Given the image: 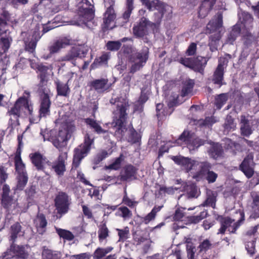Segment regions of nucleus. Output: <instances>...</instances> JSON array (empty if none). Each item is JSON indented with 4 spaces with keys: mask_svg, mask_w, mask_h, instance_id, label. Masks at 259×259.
Segmentation results:
<instances>
[{
    "mask_svg": "<svg viewBox=\"0 0 259 259\" xmlns=\"http://www.w3.org/2000/svg\"><path fill=\"white\" fill-rule=\"evenodd\" d=\"M171 159L197 181L200 180L206 175V179L208 182L213 183L218 177L216 173L210 170L211 164L207 162H199L182 156H172Z\"/></svg>",
    "mask_w": 259,
    "mask_h": 259,
    "instance_id": "f257e3e1",
    "label": "nucleus"
},
{
    "mask_svg": "<svg viewBox=\"0 0 259 259\" xmlns=\"http://www.w3.org/2000/svg\"><path fill=\"white\" fill-rule=\"evenodd\" d=\"M23 109L27 111L29 115L32 116L33 105L30 100V93L27 91H24L23 96L16 100L13 107L7 113L10 116L9 123L12 126L20 124L19 118L23 112Z\"/></svg>",
    "mask_w": 259,
    "mask_h": 259,
    "instance_id": "f03ea898",
    "label": "nucleus"
},
{
    "mask_svg": "<svg viewBox=\"0 0 259 259\" xmlns=\"http://www.w3.org/2000/svg\"><path fill=\"white\" fill-rule=\"evenodd\" d=\"M128 105L125 102H118L116 105L115 115L114 117L112 125L116 128L115 135L122 139L127 131L126 127L127 114L126 113Z\"/></svg>",
    "mask_w": 259,
    "mask_h": 259,
    "instance_id": "7ed1b4c3",
    "label": "nucleus"
},
{
    "mask_svg": "<svg viewBox=\"0 0 259 259\" xmlns=\"http://www.w3.org/2000/svg\"><path fill=\"white\" fill-rule=\"evenodd\" d=\"M94 144V138H91L89 133H86L83 137V142L74 148L71 170L76 169L80 165L82 160L90 153L92 146Z\"/></svg>",
    "mask_w": 259,
    "mask_h": 259,
    "instance_id": "20e7f679",
    "label": "nucleus"
},
{
    "mask_svg": "<svg viewBox=\"0 0 259 259\" xmlns=\"http://www.w3.org/2000/svg\"><path fill=\"white\" fill-rule=\"evenodd\" d=\"M223 26V16L219 13L209 21L206 26V33H211L209 46L211 51L217 50L218 44L221 38V31Z\"/></svg>",
    "mask_w": 259,
    "mask_h": 259,
    "instance_id": "39448f33",
    "label": "nucleus"
},
{
    "mask_svg": "<svg viewBox=\"0 0 259 259\" xmlns=\"http://www.w3.org/2000/svg\"><path fill=\"white\" fill-rule=\"evenodd\" d=\"M178 145H186L192 152L204 144V141L197 137L194 133L184 131L178 139L176 140Z\"/></svg>",
    "mask_w": 259,
    "mask_h": 259,
    "instance_id": "423d86ee",
    "label": "nucleus"
},
{
    "mask_svg": "<svg viewBox=\"0 0 259 259\" xmlns=\"http://www.w3.org/2000/svg\"><path fill=\"white\" fill-rule=\"evenodd\" d=\"M88 51L89 49L84 46L73 47L64 56L61 57L59 60L60 61L69 62L74 66H75L76 59L85 58Z\"/></svg>",
    "mask_w": 259,
    "mask_h": 259,
    "instance_id": "0eeeda50",
    "label": "nucleus"
},
{
    "mask_svg": "<svg viewBox=\"0 0 259 259\" xmlns=\"http://www.w3.org/2000/svg\"><path fill=\"white\" fill-rule=\"evenodd\" d=\"M71 200L68 195L64 192H59L56 195L54 199L55 206L57 213L60 217L67 213L69 210Z\"/></svg>",
    "mask_w": 259,
    "mask_h": 259,
    "instance_id": "6e6552de",
    "label": "nucleus"
},
{
    "mask_svg": "<svg viewBox=\"0 0 259 259\" xmlns=\"http://www.w3.org/2000/svg\"><path fill=\"white\" fill-rule=\"evenodd\" d=\"M239 21L237 23L241 27V33L243 37H248L249 39L252 37L251 33L249 32L252 27L253 18L251 15L247 12L240 11L238 14Z\"/></svg>",
    "mask_w": 259,
    "mask_h": 259,
    "instance_id": "1a4fd4ad",
    "label": "nucleus"
},
{
    "mask_svg": "<svg viewBox=\"0 0 259 259\" xmlns=\"http://www.w3.org/2000/svg\"><path fill=\"white\" fill-rule=\"evenodd\" d=\"M94 6L88 0H82L78 7L79 19L82 23L86 24L91 21L94 15Z\"/></svg>",
    "mask_w": 259,
    "mask_h": 259,
    "instance_id": "9d476101",
    "label": "nucleus"
},
{
    "mask_svg": "<svg viewBox=\"0 0 259 259\" xmlns=\"http://www.w3.org/2000/svg\"><path fill=\"white\" fill-rule=\"evenodd\" d=\"M180 62L184 66L189 67L195 71L201 73L205 65L206 64L207 60L205 58L198 57L196 60L191 58H181Z\"/></svg>",
    "mask_w": 259,
    "mask_h": 259,
    "instance_id": "9b49d317",
    "label": "nucleus"
},
{
    "mask_svg": "<svg viewBox=\"0 0 259 259\" xmlns=\"http://www.w3.org/2000/svg\"><path fill=\"white\" fill-rule=\"evenodd\" d=\"M240 219L235 222L231 218H226L222 223V226L218 233L223 234L227 230L230 233H234L240 226L241 223L244 220V215L242 212H240Z\"/></svg>",
    "mask_w": 259,
    "mask_h": 259,
    "instance_id": "f8f14e48",
    "label": "nucleus"
},
{
    "mask_svg": "<svg viewBox=\"0 0 259 259\" xmlns=\"http://www.w3.org/2000/svg\"><path fill=\"white\" fill-rule=\"evenodd\" d=\"M38 117L46 118L51 114L52 102L50 95L45 94L39 97Z\"/></svg>",
    "mask_w": 259,
    "mask_h": 259,
    "instance_id": "ddd939ff",
    "label": "nucleus"
},
{
    "mask_svg": "<svg viewBox=\"0 0 259 259\" xmlns=\"http://www.w3.org/2000/svg\"><path fill=\"white\" fill-rule=\"evenodd\" d=\"M230 58L229 55H226V57H220L219 64L214 72L212 81L214 83L218 84L219 87L222 84L224 68L227 65L228 58Z\"/></svg>",
    "mask_w": 259,
    "mask_h": 259,
    "instance_id": "4468645a",
    "label": "nucleus"
},
{
    "mask_svg": "<svg viewBox=\"0 0 259 259\" xmlns=\"http://www.w3.org/2000/svg\"><path fill=\"white\" fill-rule=\"evenodd\" d=\"M52 29H53L52 27H50L48 26L44 27L42 29V34L41 35L40 34V32L39 31H34L32 34L31 40L30 41H25V50L29 53L33 54L35 53L37 43L40 39L42 35Z\"/></svg>",
    "mask_w": 259,
    "mask_h": 259,
    "instance_id": "2eb2a0df",
    "label": "nucleus"
},
{
    "mask_svg": "<svg viewBox=\"0 0 259 259\" xmlns=\"http://www.w3.org/2000/svg\"><path fill=\"white\" fill-rule=\"evenodd\" d=\"M129 61L134 63L131 67L130 72L134 73L143 67V63L146 61V53L142 52L132 54L129 57Z\"/></svg>",
    "mask_w": 259,
    "mask_h": 259,
    "instance_id": "dca6fc26",
    "label": "nucleus"
},
{
    "mask_svg": "<svg viewBox=\"0 0 259 259\" xmlns=\"http://www.w3.org/2000/svg\"><path fill=\"white\" fill-rule=\"evenodd\" d=\"M253 166V155L249 154L240 164V169L247 178H250L254 174Z\"/></svg>",
    "mask_w": 259,
    "mask_h": 259,
    "instance_id": "f3484780",
    "label": "nucleus"
},
{
    "mask_svg": "<svg viewBox=\"0 0 259 259\" xmlns=\"http://www.w3.org/2000/svg\"><path fill=\"white\" fill-rule=\"evenodd\" d=\"M67 158V153L61 152L52 165V168L58 176H63L66 171L65 160Z\"/></svg>",
    "mask_w": 259,
    "mask_h": 259,
    "instance_id": "a211bd4d",
    "label": "nucleus"
},
{
    "mask_svg": "<svg viewBox=\"0 0 259 259\" xmlns=\"http://www.w3.org/2000/svg\"><path fill=\"white\" fill-rule=\"evenodd\" d=\"M29 158L32 164L37 170H43L47 158L39 152H35L29 154Z\"/></svg>",
    "mask_w": 259,
    "mask_h": 259,
    "instance_id": "6ab92c4d",
    "label": "nucleus"
},
{
    "mask_svg": "<svg viewBox=\"0 0 259 259\" xmlns=\"http://www.w3.org/2000/svg\"><path fill=\"white\" fill-rule=\"evenodd\" d=\"M33 223L37 233L43 235L47 232L48 221L46 215L42 213H38Z\"/></svg>",
    "mask_w": 259,
    "mask_h": 259,
    "instance_id": "aec40b11",
    "label": "nucleus"
},
{
    "mask_svg": "<svg viewBox=\"0 0 259 259\" xmlns=\"http://www.w3.org/2000/svg\"><path fill=\"white\" fill-rule=\"evenodd\" d=\"M136 173V167L132 164H127L123 167L118 177V179L121 182H126L135 177Z\"/></svg>",
    "mask_w": 259,
    "mask_h": 259,
    "instance_id": "412c9836",
    "label": "nucleus"
},
{
    "mask_svg": "<svg viewBox=\"0 0 259 259\" xmlns=\"http://www.w3.org/2000/svg\"><path fill=\"white\" fill-rule=\"evenodd\" d=\"M12 249L13 251L14 258L15 259H28L29 254L27 250L26 245H17L13 243L11 244Z\"/></svg>",
    "mask_w": 259,
    "mask_h": 259,
    "instance_id": "4be33fe9",
    "label": "nucleus"
},
{
    "mask_svg": "<svg viewBox=\"0 0 259 259\" xmlns=\"http://www.w3.org/2000/svg\"><path fill=\"white\" fill-rule=\"evenodd\" d=\"M108 79L107 78H102L93 80L89 83V85L91 89L100 92L107 91L110 88L111 84L108 85Z\"/></svg>",
    "mask_w": 259,
    "mask_h": 259,
    "instance_id": "5701e85b",
    "label": "nucleus"
},
{
    "mask_svg": "<svg viewBox=\"0 0 259 259\" xmlns=\"http://www.w3.org/2000/svg\"><path fill=\"white\" fill-rule=\"evenodd\" d=\"M116 18V15L114 9L107 8L103 19V28L104 31L113 28V26L111 24L114 22Z\"/></svg>",
    "mask_w": 259,
    "mask_h": 259,
    "instance_id": "b1692460",
    "label": "nucleus"
},
{
    "mask_svg": "<svg viewBox=\"0 0 259 259\" xmlns=\"http://www.w3.org/2000/svg\"><path fill=\"white\" fill-rule=\"evenodd\" d=\"M134 0H126V10L123 13L121 17L118 18L117 20L119 21V25L121 26L127 23L130 18L132 11L134 9Z\"/></svg>",
    "mask_w": 259,
    "mask_h": 259,
    "instance_id": "393cba45",
    "label": "nucleus"
},
{
    "mask_svg": "<svg viewBox=\"0 0 259 259\" xmlns=\"http://www.w3.org/2000/svg\"><path fill=\"white\" fill-rule=\"evenodd\" d=\"M68 83V81L66 83H63L58 79L55 80L54 83L57 96L65 97H69L70 93V89Z\"/></svg>",
    "mask_w": 259,
    "mask_h": 259,
    "instance_id": "a878e982",
    "label": "nucleus"
},
{
    "mask_svg": "<svg viewBox=\"0 0 259 259\" xmlns=\"http://www.w3.org/2000/svg\"><path fill=\"white\" fill-rule=\"evenodd\" d=\"M84 122L87 126L90 129L93 130V132L97 134L100 135L105 134L108 131L103 129L99 123V121L94 118H86L83 119Z\"/></svg>",
    "mask_w": 259,
    "mask_h": 259,
    "instance_id": "bb28decb",
    "label": "nucleus"
},
{
    "mask_svg": "<svg viewBox=\"0 0 259 259\" xmlns=\"http://www.w3.org/2000/svg\"><path fill=\"white\" fill-rule=\"evenodd\" d=\"M10 233V240L15 243L18 237L24 236L25 231L22 229L20 223L16 222L11 226Z\"/></svg>",
    "mask_w": 259,
    "mask_h": 259,
    "instance_id": "cd10ccee",
    "label": "nucleus"
},
{
    "mask_svg": "<svg viewBox=\"0 0 259 259\" xmlns=\"http://www.w3.org/2000/svg\"><path fill=\"white\" fill-rule=\"evenodd\" d=\"M215 2L216 0H203L198 10L199 17L202 18L205 17L213 7Z\"/></svg>",
    "mask_w": 259,
    "mask_h": 259,
    "instance_id": "c85d7f7f",
    "label": "nucleus"
},
{
    "mask_svg": "<svg viewBox=\"0 0 259 259\" xmlns=\"http://www.w3.org/2000/svg\"><path fill=\"white\" fill-rule=\"evenodd\" d=\"M240 130L241 134L244 136H249L252 132V123L250 122L244 115L240 117Z\"/></svg>",
    "mask_w": 259,
    "mask_h": 259,
    "instance_id": "c756f323",
    "label": "nucleus"
},
{
    "mask_svg": "<svg viewBox=\"0 0 259 259\" xmlns=\"http://www.w3.org/2000/svg\"><path fill=\"white\" fill-rule=\"evenodd\" d=\"M133 33L137 37H142L146 33V17H143L133 28Z\"/></svg>",
    "mask_w": 259,
    "mask_h": 259,
    "instance_id": "7c9ffc66",
    "label": "nucleus"
},
{
    "mask_svg": "<svg viewBox=\"0 0 259 259\" xmlns=\"http://www.w3.org/2000/svg\"><path fill=\"white\" fill-rule=\"evenodd\" d=\"M1 203L3 207L8 211L10 210L11 207L13 205L14 209L20 207L17 201H14L13 197L10 195L2 196Z\"/></svg>",
    "mask_w": 259,
    "mask_h": 259,
    "instance_id": "2f4dec72",
    "label": "nucleus"
},
{
    "mask_svg": "<svg viewBox=\"0 0 259 259\" xmlns=\"http://www.w3.org/2000/svg\"><path fill=\"white\" fill-rule=\"evenodd\" d=\"M113 249L112 246H108L105 248L98 247L94 251L93 256V259H102L105 257L106 254L110 253Z\"/></svg>",
    "mask_w": 259,
    "mask_h": 259,
    "instance_id": "473e14b6",
    "label": "nucleus"
},
{
    "mask_svg": "<svg viewBox=\"0 0 259 259\" xmlns=\"http://www.w3.org/2000/svg\"><path fill=\"white\" fill-rule=\"evenodd\" d=\"M98 239L100 243H102L104 240L109 236L110 231L107 227L106 223H103L98 226Z\"/></svg>",
    "mask_w": 259,
    "mask_h": 259,
    "instance_id": "72a5a7b5",
    "label": "nucleus"
},
{
    "mask_svg": "<svg viewBox=\"0 0 259 259\" xmlns=\"http://www.w3.org/2000/svg\"><path fill=\"white\" fill-rule=\"evenodd\" d=\"M240 33H241V27L239 26V24L237 23L232 27L230 32L226 39V43L232 44Z\"/></svg>",
    "mask_w": 259,
    "mask_h": 259,
    "instance_id": "f704fd0d",
    "label": "nucleus"
},
{
    "mask_svg": "<svg viewBox=\"0 0 259 259\" xmlns=\"http://www.w3.org/2000/svg\"><path fill=\"white\" fill-rule=\"evenodd\" d=\"M208 153L211 157L217 159L222 155V148L218 143H213L210 145Z\"/></svg>",
    "mask_w": 259,
    "mask_h": 259,
    "instance_id": "c9c22d12",
    "label": "nucleus"
},
{
    "mask_svg": "<svg viewBox=\"0 0 259 259\" xmlns=\"http://www.w3.org/2000/svg\"><path fill=\"white\" fill-rule=\"evenodd\" d=\"M17 182L15 190H23L28 182V178L27 174L22 173L18 175L17 177Z\"/></svg>",
    "mask_w": 259,
    "mask_h": 259,
    "instance_id": "e433bc0d",
    "label": "nucleus"
},
{
    "mask_svg": "<svg viewBox=\"0 0 259 259\" xmlns=\"http://www.w3.org/2000/svg\"><path fill=\"white\" fill-rule=\"evenodd\" d=\"M172 12V8L164 3H162L161 8L158 12V17L156 20L157 22H159L162 17L165 16L166 18L171 17Z\"/></svg>",
    "mask_w": 259,
    "mask_h": 259,
    "instance_id": "4c0bfd02",
    "label": "nucleus"
},
{
    "mask_svg": "<svg viewBox=\"0 0 259 259\" xmlns=\"http://www.w3.org/2000/svg\"><path fill=\"white\" fill-rule=\"evenodd\" d=\"M194 81L191 79L186 80L183 83L181 96L184 97L192 95Z\"/></svg>",
    "mask_w": 259,
    "mask_h": 259,
    "instance_id": "58836bf2",
    "label": "nucleus"
},
{
    "mask_svg": "<svg viewBox=\"0 0 259 259\" xmlns=\"http://www.w3.org/2000/svg\"><path fill=\"white\" fill-rule=\"evenodd\" d=\"M146 102V94L144 93L143 88L141 91V95L138 101L135 102L134 104V112H141L144 109V104Z\"/></svg>",
    "mask_w": 259,
    "mask_h": 259,
    "instance_id": "ea45409f",
    "label": "nucleus"
},
{
    "mask_svg": "<svg viewBox=\"0 0 259 259\" xmlns=\"http://www.w3.org/2000/svg\"><path fill=\"white\" fill-rule=\"evenodd\" d=\"M183 190L187 192L188 197L193 198L197 197V191L196 185L192 183H186L183 187Z\"/></svg>",
    "mask_w": 259,
    "mask_h": 259,
    "instance_id": "a19ab883",
    "label": "nucleus"
},
{
    "mask_svg": "<svg viewBox=\"0 0 259 259\" xmlns=\"http://www.w3.org/2000/svg\"><path fill=\"white\" fill-rule=\"evenodd\" d=\"M56 231L60 238L68 241H71L74 239V235L70 231L55 228Z\"/></svg>",
    "mask_w": 259,
    "mask_h": 259,
    "instance_id": "79ce46f5",
    "label": "nucleus"
},
{
    "mask_svg": "<svg viewBox=\"0 0 259 259\" xmlns=\"http://www.w3.org/2000/svg\"><path fill=\"white\" fill-rule=\"evenodd\" d=\"M67 45H68V43L63 40H57L49 47L50 53L51 54L56 53L62 48H65Z\"/></svg>",
    "mask_w": 259,
    "mask_h": 259,
    "instance_id": "37998d69",
    "label": "nucleus"
},
{
    "mask_svg": "<svg viewBox=\"0 0 259 259\" xmlns=\"http://www.w3.org/2000/svg\"><path fill=\"white\" fill-rule=\"evenodd\" d=\"M224 134H228L229 132L233 131L236 128V123L234 119L230 116H228L224 124Z\"/></svg>",
    "mask_w": 259,
    "mask_h": 259,
    "instance_id": "c03bdc74",
    "label": "nucleus"
},
{
    "mask_svg": "<svg viewBox=\"0 0 259 259\" xmlns=\"http://www.w3.org/2000/svg\"><path fill=\"white\" fill-rule=\"evenodd\" d=\"M169 106V109L170 110V111L167 112L165 111V110L164 109L162 111L161 110L163 108V105L159 103L157 104L156 105V111H157V116L158 119V120H162L164 119V117L167 115H170L172 112V110L170 108V105H168Z\"/></svg>",
    "mask_w": 259,
    "mask_h": 259,
    "instance_id": "a18cd8bd",
    "label": "nucleus"
},
{
    "mask_svg": "<svg viewBox=\"0 0 259 259\" xmlns=\"http://www.w3.org/2000/svg\"><path fill=\"white\" fill-rule=\"evenodd\" d=\"M124 160V156L121 153L118 157L115 159L114 161L107 167L108 169L113 170H118L121 165L122 162Z\"/></svg>",
    "mask_w": 259,
    "mask_h": 259,
    "instance_id": "49530a36",
    "label": "nucleus"
},
{
    "mask_svg": "<svg viewBox=\"0 0 259 259\" xmlns=\"http://www.w3.org/2000/svg\"><path fill=\"white\" fill-rule=\"evenodd\" d=\"M218 121V119L216 118L215 117L211 116L206 117V118L204 120L200 119L197 121V123L196 124L200 126H211L214 123L217 122Z\"/></svg>",
    "mask_w": 259,
    "mask_h": 259,
    "instance_id": "de8ad7c7",
    "label": "nucleus"
},
{
    "mask_svg": "<svg viewBox=\"0 0 259 259\" xmlns=\"http://www.w3.org/2000/svg\"><path fill=\"white\" fill-rule=\"evenodd\" d=\"M141 139L140 135L134 128H130L129 130V135L127 138V141L131 144H135L138 143Z\"/></svg>",
    "mask_w": 259,
    "mask_h": 259,
    "instance_id": "09e8293b",
    "label": "nucleus"
},
{
    "mask_svg": "<svg viewBox=\"0 0 259 259\" xmlns=\"http://www.w3.org/2000/svg\"><path fill=\"white\" fill-rule=\"evenodd\" d=\"M47 82L48 80L42 81V80H39V82L37 85L39 97L45 94L49 95L50 91L47 88Z\"/></svg>",
    "mask_w": 259,
    "mask_h": 259,
    "instance_id": "8fccbe9b",
    "label": "nucleus"
},
{
    "mask_svg": "<svg viewBox=\"0 0 259 259\" xmlns=\"http://www.w3.org/2000/svg\"><path fill=\"white\" fill-rule=\"evenodd\" d=\"M162 2L159 0H154L150 2L147 1V8L150 11L157 10L158 12L161 8Z\"/></svg>",
    "mask_w": 259,
    "mask_h": 259,
    "instance_id": "3c124183",
    "label": "nucleus"
},
{
    "mask_svg": "<svg viewBox=\"0 0 259 259\" xmlns=\"http://www.w3.org/2000/svg\"><path fill=\"white\" fill-rule=\"evenodd\" d=\"M116 231H118L119 241L124 242L128 238L130 230L128 227H125L123 229H117Z\"/></svg>",
    "mask_w": 259,
    "mask_h": 259,
    "instance_id": "603ef678",
    "label": "nucleus"
},
{
    "mask_svg": "<svg viewBox=\"0 0 259 259\" xmlns=\"http://www.w3.org/2000/svg\"><path fill=\"white\" fill-rule=\"evenodd\" d=\"M11 41L8 37H1L0 38V51L3 53L7 52L10 48Z\"/></svg>",
    "mask_w": 259,
    "mask_h": 259,
    "instance_id": "864d4df0",
    "label": "nucleus"
},
{
    "mask_svg": "<svg viewBox=\"0 0 259 259\" xmlns=\"http://www.w3.org/2000/svg\"><path fill=\"white\" fill-rule=\"evenodd\" d=\"M216 198L215 196L211 192L207 193V197L204 202L203 205L206 206H211L214 208L215 206Z\"/></svg>",
    "mask_w": 259,
    "mask_h": 259,
    "instance_id": "5fc2aeb1",
    "label": "nucleus"
},
{
    "mask_svg": "<svg viewBox=\"0 0 259 259\" xmlns=\"http://www.w3.org/2000/svg\"><path fill=\"white\" fill-rule=\"evenodd\" d=\"M15 169L18 175L22 173H27L25 170V166L24 163L23 162L22 159L20 160L18 159H14Z\"/></svg>",
    "mask_w": 259,
    "mask_h": 259,
    "instance_id": "6e6d98bb",
    "label": "nucleus"
},
{
    "mask_svg": "<svg viewBox=\"0 0 259 259\" xmlns=\"http://www.w3.org/2000/svg\"><path fill=\"white\" fill-rule=\"evenodd\" d=\"M121 46V43L119 41H109L106 44L107 49L110 51H117Z\"/></svg>",
    "mask_w": 259,
    "mask_h": 259,
    "instance_id": "4d7b16f0",
    "label": "nucleus"
},
{
    "mask_svg": "<svg viewBox=\"0 0 259 259\" xmlns=\"http://www.w3.org/2000/svg\"><path fill=\"white\" fill-rule=\"evenodd\" d=\"M227 100V95L222 94L219 95L215 99V105L218 109H220Z\"/></svg>",
    "mask_w": 259,
    "mask_h": 259,
    "instance_id": "13d9d810",
    "label": "nucleus"
},
{
    "mask_svg": "<svg viewBox=\"0 0 259 259\" xmlns=\"http://www.w3.org/2000/svg\"><path fill=\"white\" fill-rule=\"evenodd\" d=\"M42 259H61L60 257L56 253H53L51 250H45L42 253Z\"/></svg>",
    "mask_w": 259,
    "mask_h": 259,
    "instance_id": "bf43d9fd",
    "label": "nucleus"
},
{
    "mask_svg": "<svg viewBox=\"0 0 259 259\" xmlns=\"http://www.w3.org/2000/svg\"><path fill=\"white\" fill-rule=\"evenodd\" d=\"M36 193V186L35 185H32L25 190V194L28 200H32Z\"/></svg>",
    "mask_w": 259,
    "mask_h": 259,
    "instance_id": "052dcab7",
    "label": "nucleus"
},
{
    "mask_svg": "<svg viewBox=\"0 0 259 259\" xmlns=\"http://www.w3.org/2000/svg\"><path fill=\"white\" fill-rule=\"evenodd\" d=\"M252 208L254 212V217L259 218V194L254 196L253 198Z\"/></svg>",
    "mask_w": 259,
    "mask_h": 259,
    "instance_id": "680f3d73",
    "label": "nucleus"
},
{
    "mask_svg": "<svg viewBox=\"0 0 259 259\" xmlns=\"http://www.w3.org/2000/svg\"><path fill=\"white\" fill-rule=\"evenodd\" d=\"M108 155V152L105 150H102L98 153L94 158V162L96 164H99L100 162L106 158Z\"/></svg>",
    "mask_w": 259,
    "mask_h": 259,
    "instance_id": "e2e57ef3",
    "label": "nucleus"
},
{
    "mask_svg": "<svg viewBox=\"0 0 259 259\" xmlns=\"http://www.w3.org/2000/svg\"><path fill=\"white\" fill-rule=\"evenodd\" d=\"M195 251V247L193 244L191 242H188L187 243V251L188 259H194Z\"/></svg>",
    "mask_w": 259,
    "mask_h": 259,
    "instance_id": "0e129e2a",
    "label": "nucleus"
},
{
    "mask_svg": "<svg viewBox=\"0 0 259 259\" xmlns=\"http://www.w3.org/2000/svg\"><path fill=\"white\" fill-rule=\"evenodd\" d=\"M109 59V55L107 53H104L98 58L96 59L93 64H97L99 65H101L104 64H107Z\"/></svg>",
    "mask_w": 259,
    "mask_h": 259,
    "instance_id": "69168bd1",
    "label": "nucleus"
},
{
    "mask_svg": "<svg viewBox=\"0 0 259 259\" xmlns=\"http://www.w3.org/2000/svg\"><path fill=\"white\" fill-rule=\"evenodd\" d=\"M255 241L254 240H252L251 241H249L247 243L245 246V248L248 253L252 255L255 252Z\"/></svg>",
    "mask_w": 259,
    "mask_h": 259,
    "instance_id": "338daca9",
    "label": "nucleus"
},
{
    "mask_svg": "<svg viewBox=\"0 0 259 259\" xmlns=\"http://www.w3.org/2000/svg\"><path fill=\"white\" fill-rule=\"evenodd\" d=\"M118 211L121 212V216L123 218H128L132 215L131 211L126 206L119 207Z\"/></svg>",
    "mask_w": 259,
    "mask_h": 259,
    "instance_id": "774afa93",
    "label": "nucleus"
}]
</instances>
